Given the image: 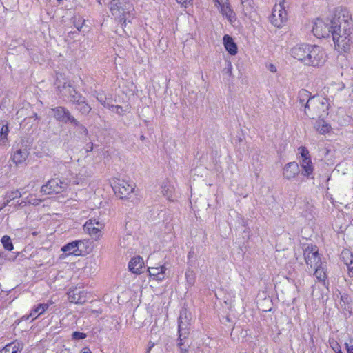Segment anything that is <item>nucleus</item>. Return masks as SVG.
Listing matches in <instances>:
<instances>
[{
	"mask_svg": "<svg viewBox=\"0 0 353 353\" xmlns=\"http://www.w3.org/2000/svg\"><path fill=\"white\" fill-rule=\"evenodd\" d=\"M331 28L339 30L340 27L343 28L344 32L353 29L352 18L349 10L343 6L335 8L331 13L330 19Z\"/></svg>",
	"mask_w": 353,
	"mask_h": 353,
	"instance_id": "obj_1",
	"label": "nucleus"
},
{
	"mask_svg": "<svg viewBox=\"0 0 353 353\" xmlns=\"http://www.w3.org/2000/svg\"><path fill=\"white\" fill-rule=\"evenodd\" d=\"M110 10L112 14L122 25L126 23L134 16V6L129 1L112 0L110 3Z\"/></svg>",
	"mask_w": 353,
	"mask_h": 353,
	"instance_id": "obj_2",
	"label": "nucleus"
},
{
	"mask_svg": "<svg viewBox=\"0 0 353 353\" xmlns=\"http://www.w3.org/2000/svg\"><path fill=\"white\" fill-rule=\"evenodd\" d=\"M329 103L326 98L313 96L307 104V117L314 119L316 117L319 119L328 114Z\"/></svg>",
	"mask_w": 353,
	"mask_h": 353,
	"instance_id": "obj_3",
	"label": "nucleus"
},
{
	"mask_svg": "<svg viewBox=\"0 0 353 353\" xmlns=\"http://www.w3.org/2000/svg\"><path fill=\"white\" fill-rule=\"evenodd\" d=\"M269 17L270 23L277 28L284 27L288 21V13L285 8V0H276Z\"/></svg>",
	"mask_w": 353,
	"mask_h": 353,
	"instance_id": "obj_4",
	"label": "nucleus"
},
{
	"mask_svg": "<svg viewBox=\"0 0 353 353\" xmlns=\"http://www.w3.org/2000/svg\"><path fill=\"white\" fill-rule=\"evenodd\" d=\"M317 46H295L291 50L292 55L298 60L303 61L307 65H317V63L312 59V54H316Z\"/></svg>",
	"mask_w": 353,
	"mask_h": 353,
	"instance_id": "obj_5",
	"label": "nucleus"
},
{
	"mask_svg": "<svg viewBox=\"0 0 353 353\" xmlns=\"http://www.w3.org/2000/svg\"><path fill=\"white\" fill-rule=\"evenodd\" d=\"M305 263L311 268H316L322 265L321 257L316 245L307 246L304 249L303 252Z\"/></svg>",
	"mask_w": 353,
	"mask_h": 353,
	"instance_id": "obj_6",
	"label": "nucleus"
},
{
	"mask_svg": "<svg viewBox=\"0 0 353 353\" xmlns=\"http://www.w3.org/2000/svg\"><path fill=\"white\" fill-rule=\"evenodd\" d=\"M331 25L330 23L321 19H316L313 23L312 32L314 35L319 38L329 37L331 34Z\"/></svg>",
	"mask_w": 353,
	"mask_h": 353,
	"instance_id": "obj_7",
	"label": "nucleus"
},
{
	"mask_svg": "<svg viewBox=\"0 0 353 353\" xmlns=\"http://www.w3.org/2000/svg\"><path fill=\"white\" fill-rule=\"evenodd\" d=\"M134 188L135 185L134 183H129L120 179H118L113 186L115 194L121 199L127 198L133 192Z\"/></svg>",
	"mask_w": 353,
	"mask_h": 353,
	"instance_id": "obj_8",
	"label": "nucleus"
},
{
	"mask_svg": "<svg viewBox=\"0 0 353 353\" xmlns=\"http://www.w3.org/2000/svg\"><path fill=\"white\" fill-rule=\"evenodd\" d=\"M66 187V183L56 178L48 181L46 184L43 185L41 188V192L44 194H59L63 192Z\"/></svg>",
	"mask_w": 353,
	"mask_h": 353,
	"instance_id": "obj_9",
	"label": "nucleus"
},
{
	"mask_svg": "<svg viewBox=\"0 0 353 353\" xmlns=\"http://www.w3.org/2000/svg\"><path fill=\"white\" fill-rule=\"evenodd\" d=\"M215 6L219 10L222 16L225 18L231 24H232L236 21V14L231 8L228 0H216Z\"/></svg>",
	"mask_w": 353,
	"mask_h": 353,
	"instance_id": "obj_10",
	"label": "nucleus"
},
{
	"mask_svg": "<svg viewBox=\"0 0 353 353\" xmlns=\"http://www.w3.org/2000/svg\"><path fill=\"white\" fill-rule=\"evenodd\" d=\"M68 300L76 304H83L88 300V293L81 287L70 289L68 293Z\"/></svg>",
	"mask_w": 353,
	"mask_h": 353,
	"instance_id": "obj_11",
	"label": "nucleus"
},
{
	"mask_svg": "<svg viewBox=\"0 0 353 353\" xmlns=\"http://www.w3.org/2000/svg\"><path fill=\"white\" fill-rule=\"evenodd\" d=\"M51 111L53 112V116L59 122L70 123L75 122L74 117L70 114L68 110L62 106L56 107L52 108Z\"/></svg>",
	"mask_w": 353,
	"mask_h": 353,
	"instance_id": "obj_12",
	"label": "nucleus"
},
{
	"mask_svg": "<svg viewBox=\"0 0 353 353\" xmlns=\"http://www.w3.org/2000/svg\"><path fill=\"white\" fill-rule=\"evenodd\" d=\"M102 228V224L95 219H90L84 224L85 231L94 239H99L101 236Z\"/></svg>",
	"mask_w": 353,
	"mask_h": 353,
	"instance_id": "obj_13",
	"label": "nucleus"
},
{
	"mask_svg": "<svg viewBox=\"0 0 353 353\" xmlns=\"http://www.w3.org/2000/svg\"><path fill=\"white\" fill-rule=\"evenodd\" d=\"M331 29V36L334 44H340L349 41L348 38L351 35L353 30L350 29L348 32H344V29L342 27H340L339 28V30H336V28Z\"/></svg>",
	"mask_w": 353,
	"mask_h": 353,
	"instance_id": "obj_14",
	"label": "nucleus"
},
{
	"mask_svg": "<svg viewBox=\"0 0 353 353\" xmlns=\"http://www.w3.org/2000/svg\"><path fill=\"white\" fill-rule=\"evenodd\" d=\"M29 155L28 150L27 149L26 146L25 145H21L17 146L14 151V153L12 154V161L13 162L18 165L21 164L23 162H24L27 157Z\"/></svg>",
	"mask_w": 353,
	"mask_h": 353,
	"instance_id": "obj_15",
	"label": "nucleus"
},
{
	"mask_svg": "<svg viewBox=\"0 0 353 353\" xmlns=\"http://www.w3.org/2000/svg\"><path fill=\"white\" fill-rule=\"evenodd\" d=\"M300 172L299 165L296 162H290L283 168V176L288 180L294 178Z\"/></svg>",
	"mask_w": 353,
	"mask_h": 353,
	"instance_id": "obj_16",
	"label": "nucleus"
},
{
	"mask_svg": "<svg viewBox=\"0 0 353 353\" xmlns=\"http://www.w3.org/2000/svg\"><path fill=\"white\" fill-rule=\"evenodd\" d=\"M21 196V192L17 189L6 192L3 196V201L0 207V211L6 206H11L12 201L16 199L20 198Z\"/></svg>",
	"mask_w": 353,
	"mask_h": 353,
	"instance_id": "obj_17",
	"label": "nucleus"
},
{
	"mask_svg": "<svg viewBox=\"0 0 353 353\" xmlns=\"http://www.w3.org/2000/svg\"><path fill=\"white\" fill-rule=\"evenodd\" d=\"M143 259L140 256L133 257L128 263V268L134 274H139L143 266Z\"/></svg>",
	"mask_w": 353,
	"mask_h": 353,
	"instance_id": "obj_18",
	"label": "nucleus"
},
{
	"mask_svg": "<svg viewBox=\"0 0 353 353\" xmlns=\"http://www.w3.org/2000/svg\"><path fill=\"white\" fill-rule=\"evenodd\" d=\"M52 305V303H41L33 307L31 310L30 314L27 316H23V319L28 320L30 317H32L33 319H35L39 316L43 314L49 307V306Z\"/></svg>",
	"mask_w": 353,
	"mask_h": 353,
	"instance_id": "obj_19",
	"label": "nucleus"
},
{
	"mask_svg": "<svg viewBox=\"0 0 353 353\" xmlns=\"http://www.w3.org/2000/svg\"><path fill=\"white\" fill-rule=\"evenodd\" d=\"M165 270L166 268L164 265L148 268V272L150 276L157 281H162L164 279Z\"/></svg>",
	"mask_w": 353,
	"mask_h": 353,
	"instance_id": "obj_20",
	"label": "nucleus"
},
{
	"mask_svg": "<svg viewBox=\"0 0 353 353\" xmlns=\"http://www.w3.org/2000/svg\"><path fill=\"white\" fill-rule=\"evenodd\" d=\"M299 163L302 168V174L307 177L313 178L314 166L311 159L300 160Z\"/></svg>",
	"mask_w": 353,
	"mask_h": 353,
	"instance_id": "obj_21",
	"label": "nucleus"
},
{
	"mask_svg": "<svg viewBox=\"0 0 353 353\" xmlns=\"http://www.w3.org/2000/svg\"><path fill=\"white\" fill-rule=\"evenodd\" d=\"M81 244H83L81 241H74L62 247L61 251L65 252L68 255H79V245Z\"/></svg>",
	"mask_w": 353,
	"mask_h": 353,
	"instance_id": "obj_22",
	"label": "nucleus"
},
{
	"mask_svg": "<svg viewBox=\"0 0 353 353\" xmlns=\"http://www.w3.org/2000/svg\"><path fill=\"white\" fill-rule=\"evenodd\" d=\"M313 96H311V93L307 90L302 89L299 92L298 99L299 102L304 105L305 114H307V104L310 99H312Z\"/></svg>",
	"mask_w": 353,
	"mask_h": 353,
	"instance_id": "obj_23",
	"label": "nucleus"
},
{
	"mask_svg": "<svg viewBox=\"0 0 353 353\" xmlns=\"http://www.w3.org/2000/svg\"><path fill=\"white\" fill-rule=\"evenodd\" d=\"M41 202V199H37L35 196L32 194H30L21 202H18V203L14 205V208L16 210H18L19 208H23L24 206H26L27 205H37Z\"/></svg>",
	"mask_w": 353,
	"mask_h": 353,
	"instance_id": "obj_24",
	"label": "nucleus"
},
{
	"mask_svg": "<svg viewBox=\"0 0 353 353\" xmlns=\"http://www.w3.org/2000/svg\"><path fill=\"white\" fill-rule=\"evenodd\" d=\"M314 129L321 134L328 133L331 129V125L323 119H319L314 125Z\"/></svg>",
	"mask_w": 353,
	"mask_h": 353,
	"instance_id": "obj_25",
	"label": "nucleus"
},
{
	"mask_svg": "<svg viewBox=\"0 0 353 353\" xmlns=\"http://www.w3.org/2000/svg\"><path fill=\"white\" fill-rule=\"evenodd\" d=\"M23 348V345L18 342L14 341L6 345L1 351L0 353H18Z\"/></svg>",
	"mask_w": 353,
	"mask_h": 353,
	"instance_id": "obj_26",
	"label": "nucleus"
},
{
	"mask_svg": "<svg viewBox=\"0 0 353 353\" xmlns=\"http://www.w3.org/2000/svg\"><path fill=\"white\" fill-rule=\"evenodd\" d=\"M174 187L170 181H164L161 185V193L168 200H172Z\"/></svg>",
	"mask_w": 353,
	"mask_h": 353,
	"instance_id": "obj_27",
	"label": "nucleus"
},
{
	"mask_svg": "<svg viewBox=\"0 0 353 353\" xmlns=\"http://www.w3.org/2000/svg\"><path fill=\"white\" fill-rule=\"evenodd\" d=\"M178 327H179V342L178 343V345L181 347L183 345L182 336H183V337L185 338V334H186L185 330L187 328V323H185L183 322L181 315L179 318V326Z\"/></svg>",
	"mask_w": 353,
	"mask_h": 353,
	"instance_id": "obj_28",
	"label": "nucleus"
},
{
	"mask_svg": "<svg viewBox=\"0 0 353 353\" xmlns=\"http://www.w3.org/2000/svg\"><path fill=\"white\" fill-rule=\"evenodd\" d=\"M242 12L245 16L250 14L254 9L252 0H240Z\"/></svg>",
	"mask_w": 353,
	"mask_h": 353,
	"instance_id": "obj_29",
	"label": "nucleus"
},
{
	"mask_svg": "<svg viewBox=\"0 0 353 353\" xmlns=\"http://www.w3.org/2000/svg\"><path fill=\"white\" fill-rule=\"evenodd\" d=\"M314 270V276L319 281H325L327 276L322 265H319L316 268H312Z\"/></svg>",
	"mask_w": 353,
	"mask_h": 353,
	"instance_id": "obj_30",
	"label": "nucleus"
},
{
	"mask_svg": "<svg viewBox=\"0 0 353 353\" xmlns=\"http://www.w3.org/2000/svg\"><path fill=\"white\" fill-rule=\"evenodd\" d=\"M76 109L84 115L88 114L92 110V108L86 103L85 101L80 104V105L77 106Z\"/></svg>",
	"mask_w": 353,
	"mask_h": 353,
	"instance_id": "obj_31",
	"label": "nucleus"
},
{
	"mask_svg": "<svg viewBox=\"0 0 353 353\" xmlns=\"http://www.w3.org/2000/svg\"><path fill=\"white\" fill-rule=\"evenodd\" d=\"M341 257L344 261V263L347 265V266H351L352 265V254L350 252L349 250H343L342 252H341Z\"/></svg>",
	"mask_w": 353,
	"mask_h": 353,
	"instance_id": "obj_32",
	"label": "nucleus"
},
{
	"mask_svg": "<svg viewBox=\"0 0 353 353\" xmlns=\"http://www.w3.org/2000/svg\"><path fill=\"white\" fill-rule=\"evenodd\" d=\"M1 243L3 245V248L9 251H11L13 249V245L10 236L5 235L1 238Z\"/></svg>",
	"mask_w": 353,
	"mask_h": 353,
	"instance_id": "obj_33",
	"label": "nucleus"
},
{
	"mask_svg": "<svg viewBox=\"0 0 353 353\" xmlns=\"http://www.w3.org/2000/svg\"><path fill=\"white\" fill-rule=\"evenodd\" d=\"M74 121L75 122H71V124H72L73 125H74L75 127L77 128V131L81 134H83L84 135H88V129L83 125L80 123L75 118H74Z\"/></svg>",
	"mask_w": 353,
	"mask_h": 353,
	"instance_id": "obj_34",
	"label": "nucleus"
},
{
	"mask_svg": "<svg viewBox=\"0 0 353 353\" xmlns=\"http://www.w3.org/2000/svg\"><path fill=\"white\" fill-rule=\"evenodd\" d=\"M107 108L119 115H123L125 112H127L126 110H124L121 106L119 105H108Z\"/></svg>",
	"mask_w": 353,
	"mask_h": 353,
	"instance_id": "obj_35",
	"label": "nucleus"
},
{
	"mask_svg": "<svg viewBox=\"0 0 353 353\" xmlns=\"http://www.w3.org/2000/svg\"><path fill=\"white\" fill-rule=\"evenodd\" d=\"M299 151L301 154V160H305V159H310V155L308 150L305 147H300L299 148Z\"/></svg>",
	"mask_w": 353,
	"mask_h": 353,
	"instance_id": "obj_36",
	"label": "nucleus"
},
{
	"mask_svg": "<svg viewBox=\"0 0 353 353\" xmlns=\"http://www.w3.org/2000/svg\"><path fill=\"white\" fill-rule=\"evenodd\" d=\"M185 278L187 280V282L192 285L194 283V274L192 270H188L185 272Z\"/></svg>",
	"mask_w": 353,
	"mask_h": 353,
	"instance_id": "obj_37",
	"label": "nucleus"
},
{
	"mask_svg": "<svg viewBox=\"0 0 353 353\" xmlns=\"http://www.w3.org/2000/svg\"><path fill=\"white\" fill-rule=\"evenodd\" d=\"M330 345L332 349L336 352V353H343L341 349L340 345L334 340H332L330 341Z\"/></svg>",
	"mask_w": 353,
	"mask_h": 353,
	"instance_id": "obj_38",
	"label": "nucleus"
},
{
	"mask_svg": "<svg viewBox=\"0 0 353 353\" xmlns=\"http://www.w3.org/2000/svg\"><path fill=\"white\" fill-rule=\"evenodd\" d=\"M8 132H9L8 126L7 125H3L0 130V137H1V139H7Z\"/></svg>",
	"mask_w": 353,
	"mask_h": 353,
	"instance_id": "obj_39",
	"label": "nucleus"
},
{
	"mask_svg": "<svg viewBox=\"0 0 353 353\" xmlns=\"http://www.w3.org/2000/svg\"><path fill=\"white\" fill-rule=\"evenodd\" d=\"M225 48L231 55H235L238 52L237 46H225Z\"/></svg>",
	"mask_w": 353,
	"mask_h": 353,
	"instance_id": "obj_40",
	"label": "nucleus"
},
{
	"mask_svg": "<svg viewBox=\"0 0 353 353\" xmlns=\"http://www.w3.org/2000/svg\"><path fill=\"white\" fill-rule=\"evenodd\" d=\"M85 101V98L80 95H77V99H70V101L74 103L76 107L80 105V104H81Z\"/></svg>",
	"mask_w": 353,
	"mask_h": 353,
	"instance_id": "obj_41",
	"label": "nucleus"
},
{
	"mask_svg": "<svg viewBox=\"0 0 353 353\" xmlns=\"http://www.w3.org/2000/svg\"><path fill=\"white\" fill-rule=\"evenodd\" d=\"M335 49L339 52V53H343L346 52L347 50H349L350 46H334Z\"/></svg>",
	"mask_w": 353,
	"mask_h": 353,
	"instance_id": "obj_42",
	"label": "nucleus"
},
{
	"mask_svg": "<svg viewBox=\"0 0 353 353\" xmlns=\"http://www.w3.org/2000/svg\"><path fill=\"white\" fill-rule=\"evenodd\" d=\"M72 337L74 339H83L86 337V334L80 332H74L72 334Z\"/></svg>",
	"mask_w": 353,
	"mask_h": 353,
	"instance_id": "obj_43",
	"label": "nucleus"
},
{
	"mask_svg": "<svg viewBox=\"0 0 353 353\" xmlns=\"http://www.w3.org/2000/svg\"><path fill=\"white\" fill-rule=\"evenodd\" d=\"M265 67L271 72L276 73L277 71L276 67L272 63H266Z\"/></svg>",
	"mask_w": 353,
	"mask_h": 353,
	"instance_id": "obj_44",
	"label": "nucleus"
},
{
	"mask_svg": "<svg viewBox=\"0 0 353 353\" xmlns=\"http://www.w3.org/2000/svg\"><path fill=\"white\" fill-rule=\"evenodd\" d=\"M347 353H353V340L350 339V343H345Z\"/></svg>",
	"mask_w": 353,
	"mask_h": 353,
	"instance_id": "obj_45",
	"label": "nucleus"
},
{
	"mask_svg": "<svg viewBox=\"0 0 353 353\" xmlns=\"http://www.w3.org/2000/svg\"><path fill=\"white\" fill-rule=\"evenodd\" d=\"M223 44H235L234 42H233V39L232 38L228 35V34H225L224 37H223Z\"/></svg>",
	"mask_w": 353,
	"mask_h": 353,
	"instance_id": "obj_46",
	"label": "nucleus"
},
{
	"mask_svg": "<svg viewBox=\"0 0 353 353\" xmlns=\"http://www.w3.org/2000/svg\"><path fill=\"white\" fill-rule=\"evenodd\" d=\"M83 23L84 20L82 21L81 19H79L78 22H77L76 20L74 21V26L79 31L82 29Z\"/></svg>",
	"mask_w": 353,
	"mask_h": 353,
	"instance_id": "obj_47",
	"label": "nucleus"
},
{
	"mask_svg": "<svg viewBox=\"0 0 353 353\" xmlns=\"http://www.w3.org/2000/svg\"><path fill=\"white\" fill-rule=\"evenodd\" d=\"M226 70H227V73L230 75V76H232V63L231 62L228 61L227 63V67H226Z\"/></svg>",
	"mask_w": 353,
	"mask_h": 353,
	"instance_id": "obj_48",
	"label": "nucleus"
},
{
	"mask_svg": "<svg viewBox=\"0 0 353 353\" xmlns=\"http://www.w3.org/2000/svg\"><path fill=\"white\" fill-rule=\"evenodd\" d=\"M97 100H98V101H99V102L101 103V105H103L104 107L107 108V106L108 105H107V104L105 103V101L103 100V96H102V95H99V94H98V95L97 96Z\"/></svg>",
	"mask_w": 353,
	"mask_h": 353,
	"instance_id": "obj_49",
	"label": "nucleus"
},
{
	"mask_svg": "<svg viewBox=\"0 0 353 353\" xmlns=\"http://www.w3.org/2000/svg\"><path fill=\"white\" fill-rule=\"evenodd\" d=\"M93 150V143L92 142L88 143L85 147V152H90Z\"/></svg>",
	"mask_w": 353,
	"mask_h": 353,
	"instance_id": "obj_50",
	"label": "nucleus"
},
{
	"mask_svg": "<svg viewBox=\"0 0 353 353\" xmlns=\"http://www.w3.org/2000/svg\"><path fill=\"white\" fill-rule=\"evenodd\" d=\"M192 0H176V1L181 3L182 6H186V3H190Z\"/></svg>",
	"mask_w": 353,
	"mask_h": 353,
	"instance_id": "obj_51",
	"label": "nucleus"
},
{
	"mask_svg": "<svg viewBox=\"0 0 353 353\" xmlns=\"http://www.w3.org/2000/svg\"><path fill=\"white\" fill-rule=\"evenodd\" d=\"M80 353H92V352L89 347H85L82 348Z\"/></svg>",
	"mask_w": 353,
	"mask_h": 353,
	"instance_id": "obj_52",
	"label": "nucleus"
},
{
	"mask_svg": "<svg viewBox=\"0 0 353 353\" xmlns=\"http://www.w3.org/2000/svg\"><path fill=\"white\" fill-rule=\"evenodd\" d=\"M318 52H319V50L317 49L316 53V54H312V59H314V58H315V61H316L317 65L319 64V61H318L317 57H316Z\"/></svg>",
	"mask_w": 353,
	"mask_h": 353,
	"instance_id": "obj_53",
	"label": "nucleus"
},
{
	"mask_svg": "<svg viewBox=\"0 0 353 353\" xmlns=\"http://www.w3.org/2000/svg\"><path fill=\"white\" fill-rule=\"evenodd\" d=\"M181 353H188V350L186 349L181 348Z\"/></svg>",
	"mask_w": 353,
	"mask_h": 353,
	"instance_id": "obj_54",
	"label": "nucleus"
},
{
	"mask_svg": "<svg viewBox=\"0 0 353 353\" xmlns=\"http://www.w3.org/2000/svg\"><path fill=\"white\" fill-rule=\"evenodd\" d=\"M77 99V95H72V96H71V99Z\"/></svg>",
	"mask_w": 353,
	"mask_h": 353,
	"instance_id": "obj_55",
	"label": "nucleus"
},
{
	"mask_svg": "<svg viewBox=\"0 0 353 353\" xmlns=\"http://www.w3.org/2000/svg\"><path fill=\"white\" fill-rule=\"evenodd\" d=\"M154 343L150 344V345L149 346V347H148V350L150 351V350H151V349H152V347L154 346Z\"/></svg>",
	"mask_w": 353,
	"mask_h": 353,
	"instance_id": "obj_56",
	"label": "nucleus"
},
{
	"mask_svg": "<svg viewBox=\"0 0 353 353\" xmlns=\"http://www.w3.org/2000/svg\"><path fill=\"white\" fill-rule=\"evenodd\" d=\"M147 353H150V351H149V350H148V352H147Z\"/></svg>",
	"mask_w": 353,
	"mask_h": 353,
	"instance_id": "obj_57",
	"label": "nucleus"
}]
</instances>
